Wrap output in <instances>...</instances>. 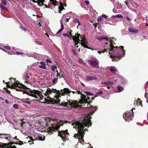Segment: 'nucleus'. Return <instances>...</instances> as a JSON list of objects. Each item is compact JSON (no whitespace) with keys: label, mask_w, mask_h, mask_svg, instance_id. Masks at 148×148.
<instances>
[{"label":"nucleus","mask_w":148,"mask_h":148,"mask_svg":"<svg viewBox=\"0 0 148 148\" xmlns=\"http://www.w3.org/2000/svg\"><path fill=\"white\" fill-rule=\"evenodd\" d=\"M109 45H108V47L107 48L104 49L101 51H98V52L99 54L104 53L105 52L109 51V53H110V51H116V55L113 56L111 55L110 56V58L112 59V61H117L120 60L125 54V51L124 49V47L123 46H120V47H114V45L115 44L113 40H110L109 41Z\"/></svg>","instance_id":"f257e3e1"},{"label":"nucleus","mask_w":148,"mask_h":148,"mask_svg":"<svg viewBox=\"0 0 148 148\" xmlns=\"http://www.w3.org/2000/svg\"><path fill=\"white\" fill-rule=\"evenodd\" d=\"M91 118V116L88 115L87 117L82 118L80 121H77L75 123V125L77 127L79 136V137L78 138V140L79 142L82 144H83V143L84 142L83 140V137L85 134L84 132L86 131H88L87 129H84V127H87L88 128L89 126L92 125L91 121L90 120Z\"/></svg>","instance_id":"f03ea898"},{"label":"nucleus","mask_w":148,"mask_h":148,"mask_svg":"<svg viewBox=\"0 0 148 148\" xmlns=\"http://www.w3.org/2000/svg\"><path fill=\"white\" fill-rule=\"evenodd\" d=\"M45 127H47V130L49 133L53 134L55 130H58L60 126L66 122L65 121H60L58 122L56 119H52L48 117L45 119Z\"/></svg>","instance_id":"7ed1b4c3"},{"label":"nucleus","mask_w":148,"mask_h":148,"mask_svg":"<svg viewBox=\"0 0 148 148\" xmlns=\"http://www.w3.org/2000/svg\"><path fill=\"white\" fill-rule=\"evenodd\" d=\"M55 91H56V94L57 95H56L54 98L56 99H45L46 101L49 104H58L60 102V100L59 97H61V96L64 95L66 94H69L71 92L70 90L68 88H65L63 90H57L56 89L54 90Z\"/></svg>","instance_id":"20e7f679"},{"label":"nucleus","mask_w":148,"mask_h":148,"mask_svg":"<svg viewBox=\"0 0 148 148\" xmlns=\"http://www.w3.org/2000/svg\"><path fill=\"white\" fill-rule=\"evenodd\" d=\"M77 92L78 94H81L82 96L81 98L80 99L79 102V103H80L81 104H84V106H85V105L86 104L87 106L86 107H85V108H93L95 109V110L94 111V112L97 110V107H93L90 104V103L92 101H90V98L88 97H86L85 95L82 94V93L79 91H77Z\"/></svg>","instance_id":"39448f33"},{"label":"nucleus","mask_w":148,"mask_h":148,"mask_svg":"<svg viewBox=\"0 0 148 148\" xmlns=\"http://www.w3.org/2000/svg\"><path fill=\"white\" fill-rule=\"evenodd\" d=\"M23 94H26L28 95L35 97V98H39V99L42 100L43 99V96L41 94L40 91L38 90H32L29 89V92L25 90L23 91Z\"/></svg>","instance_id":"423d86ee"},{"label":"nucleus","mask_w":148,"mask_h":148,"mask_svg":"<svg viewBox=\"0 0 148 148\" xmlns=\"http://www.w3.org/2000/svg\"><path fill=\"white\" fill-rule=\"evenodd\" d=\"M77 36L75 35L74 36H72V38L73 40H80L79 37L81 39V44L84 48H87L89 49H90L91 48L89 47L87 45L88 42L87 40L85 38V37L84 35L82 36L79 34H77Z\"/></svg>","instance_id":"0eeeda50"},{"label":"nucleus","mask_w":148,"mask_h":148,"mask_svg":"<svg viewBox=\"0 0 148 148\" xmlns=\"http://www.w3.org/2000/svg\"><path fill=\"white\" fill-rule=\"evenodd\" d=\"M13 79V82L12 80L11 81V82L12 83L11 85L10 86H11V87L10 88L11 89H15L17 91H21L23 92V91H25V90H18V89H17L14 86H15L16 87H19V88H23V89H27V87L25 86L24 85H23L22 83H20L19 82H18V81H16V80L15 79H14L13 78H12L10 79V80L12 79Z\"/></svg>","instance_id":"6e6552de"},{"label":"nucleus","mask_w":148,"mask_h":148,"mask_svg":"<svg viewBox=\"0 0 148 148\" xmlns=\"http://www.w3.org/2000/svg\"><path fill=\"white\" fill-rule=\"evenodd\" d=\"M79 102H77L76 101H73L72 100H69L68 102L64 103V106H66L69 105L72 108H80L81 106L79 105Z\"/></svg>","instance_id":"1a4fd4ad"},{"label":"nucleus","mask_w":148,"mask_h":148,"mask_svg":"<svg viewBox=\"0 0 148 148\" xmlns=\"http://www.w3.org/2000/svg\"><path fill=\"white\" fill-rule=\"evenodd\" d=\"M58 136H60L62 139L63 141L66 140L68 139V136L69 135V133H68V130H66L65 131L61 130L58 131Z\"/></svg>","instance_id":"9d476101"},{"label":"nucleus","mask_w":148,"mask_h":148,"mask_svg":"<svg viewBox=\"0 0 148 148\" xmlns=\"http://www.w3.org/2000/svg\"><path fill=\"white\" fill-rule=\"evenodd\" d=\"M56 89H53L52 88L51 90L50 88H48L47 90L46 91V92L45 94V96H47V99L45 98V101L47 102V103H49L48 102H47L46 101L45 99H49V100L51 99H52L49 96L50 94H52V93L53 92L54 93H56V91H55L54 90H55Z\"/></svg>","instance_id":"9b49d317"},{"label":"nucleus","mask_w":148,"mask_h":148,"mask_svg":"<svg viewBox=\"0 0 148 148\" xmlns=\"http://www.w3.org/2000/svg\"><path fill=\"white\" fill-rule=\"evenodd\" d=\"M123 117L126 121H129L132 120L133 119L134 115L128 112H126L123 114Z\"/></svg>","instance_id":"f8f14e48"},{"label":"nucleus","mask_w":148,"mask_h":148,"mask_svg":"<svg viewBox=\"0 0 148 148\" xmlns=\"http://www.w3.org/2000/svg\"><path fill=\"white\" fill-rule=\"evenodd\" d=\"M43 138L41 136H38L37 138H35V139H33L32 137L28 136L26 138L27 139L28 138H29L31 140H29L28 142L31 145L32 144H34V143H33V142L34 141H35L36 140H39L41 141L44 140L45 138L44 136H43Z\"/></svg>","instance_id":"ddd939ff"},{"label":"nucleus","mask_w":148,"mask_h":148,"mask_svg":"<svg viewBox=\"0 0 148 148\" xmlns=\"http://www.w3.org/2000/svg\"><path fill=\"white\" fill-rule=\"evenodd\" d=\"M90 64L93 67H96L99 65V62L97 60H92L90 62Z\"/></svg>","instance_id":"4468645a"},{"label":"nucleus","mask_w":148,"mask_h":148,"mask_svg":"<svg viewBox=\"0 0 148 148\" xmlns=\"http://www.w3.org/2000/svg\"><path fill=\"white\" fill-rule=\"evenodd\" d=\"M0 135H1L2 136H6V137L5 138V139L6 140H8V141H10L11 140V135L10 134H0Z\"/></svg>","instance_id":"2eb2a0df"},{"label":"nucleus","mask_w":148,"mask_h":148,"mask_svg":"<svg viewBox=\"0 0 148 148\" xmlns=\"http://www.w3.org/2000/svg\"><path fill=\"white\" fill-rule=\"evenodd\" d=\"M86 78L88 81L93 80H97V77L95 76H86Z\"/></svg>","instance_id":"dca6fc26"},{"label":"nucleus","mask_w":148,"mask_h":148,"mask_svg":"<svg viewBox=\"0 0 148 148\" xmlns=\"http://www.w3.org/2000/svg\"><path fill=\"white\" fill-rule=\"evenodd\" d=\"M13 144H16V142L14 143L12 142H10L9 143H3V147H7V146L9 147L11 146Z\"/></svg>","instance_id":"f3484780"},{"label":"nucleus","mask_w":148,"mask_h":148,"mask_svg":"<svg viewBox=\"0 0 148 148\" xmlns=\"http://www.w3.org/2000/svg\"><path fill=\"white\" fill-rule=\"evenodd\" d=\"M21 100L25 103H26L28 104H30L31 103V102L30 101H28V100H29V99L28 98L27 99H21Z\"/></svg>","instance_id":"a211bd4d"},{"label":"nucleus","mask_w":148,"mask_h":148,"mask_svg":"<svg viewBox=\"0 0 148 148\" xmlns=\"http://www.w3.org/2000/svg\"><path fill=\"white\" fill-rule=\"evenodd\" d=\"M141 102L142 101H141L140 99L138 98V100L136 101V104L138 106H142Z\"/></svg>","instance_id":"6ab92c4d"},{"label":"nucleus","mask_w":148,"mask_h":148,"mask_svg":"<svg viewBox=\"0 0 148 148\" xmlns=\"http://www.w3.org/2000/svg\"><path fill=\"white\" fill-rule=\"evenodd\" d=\"M97 38L100 41L103 39H106L107 41H108L106 37L105 36H99L97 37Z\"/></svg>","instance_id":"aec40b11"},{"label":"nucleus","mask_w":148,"mask_h":148,"mask_svg":"<svg viewBox=\"0 0 148 148\" xmlns=\"http://www.w3.org/2000/svg\"><path fill=\"white\" fill-rule=\"evenodd\" d=\"M129 31L130 32L136 33L138 32V30L134 29L132 28H129Z\"/></svg>","instance_id":"412c9836"},{"label":"nucleus","mask_w":148,"mask_h":148,"mask_svg":"<svg viewBox=\"0 0 148 148\" xmlns=\"http://www.w3.org/2000/svg\"><path fill=\"white\" fill-rule=\"evenodd\" d=\"M73 21L75 23H78V25H77V27L79 25H80V23L79 21L77 19V18H74L73 20Z\"/></svg>","instance_id":"4be33fe9"},{"label":"nucleus","mask_w":148,"mask_h":148,"mask_svg":"<svg viewBox=\"0 0 148 148\" xmlns=\"http://www.w3.org/2000/svg\"><path fill=\"white\" fill-rule=\"evenodd\" d=\"M0 8L2 9H3L5 10L8 11V10L7 8H6V7L4 6L3 5H0Z\"/></svg>","instance_id":"5701e85b"},{"label":"nucleus","mask_w":148,"mask_h":148,"mask_svg":"<svg viewBox=\"0 0 148 148\" xmlns=\"http://www.w3.org/2000/svg\"><path fill=\"white\" fill-rule=\"evenodd\" d=\"M62 35L64 36H67L69 37L70 39H71V36L67 33H63Z\"/></svg>","instance_id":"b1692460"},{"label":"nucleus","mask_w":148,"mask_h":148,"mask_svg":"<svg viewBox=\"0 0 148 148\" xmlns=\"http://www.w3.org/2000/svg\"><path fill=\"white\" fill-rule=\"evenodd\" d=\"M117 88L118 90V91L119 92H120L122 91L124 89L123 88L122 86H117Z\"/></svg>","instance_id":"393cba45"},{"label":"nucleus","mask_w":148,"mask_h":148,"mask_svg":"<svg viewBox=\"0 0 148 148\" xmlns=\"http://www.w3.org/2000/svg\"><path fill=\"white\" fill-rule=\"evenodd\" d=\"M75 42V45L77 47H78V46H77V45H78V43H80L81 42H80V40H80H73Z\"/></svg>","instance_id":"a878e982"},{"label":"nucleus","mask_w":148,"mask_h":148,"mask_svg":"<svg viewBox=\"0 0 148 148\" xmlns=\"http://www.w3.org/2000/svg\"><path fill=\"white\" fill-rule=\"evenodd\" d=\"M1 3L4 5H7V0H1Z\"/></svg>","instance_id":"bb28decb"},{"label":"nucleus","mask_w":148,"mask_h":148,"mask_svg":"<svg viewBox=\"0 0 148 148\" xmlns=\"http://www.w3.org/2000/svg\"><path fill=\"white\" fill-rule=\"evenodd\" d=\"M58 78H55L52 81V83L54 84H55L58 82Z\"/></svg>","instance_id":"cd10ccee"},{"label":"nucleus","mask_w":148,"mask_h":148,"mask_svg":"<svg viewBox=\"0 0 148 148\" xmlns=\"http://www.w3.org/2000/svg\"><path fill=\"white\" fill-rule=\"evenodd\" d=\"M110 71L111 72H112L114 73H116V70L112 67H111L110 69Z\"/></svg>","instance_id":"c85d7f7f"},{"label":"nucleus","mask_w":148,"mask_h":148,"mask_svg":"<svg viewBox=\"0 0 148 148\" xmlns=\"http://www.w3.org/2000/svg\"><path fill=\"white\" fill-rule=\"evenodd\" d=\"M102 93V91L101 90L99 91V92H97L96 93V96H95V97H97V96H99L100 95H101Z\"/></svg>","instance_id":"c756f323"},{"label":"nucleus","mask_w":148,"mask_h":148,"mask_svg":"<svg viewBox=\"0 0 148 148\" xmlns=\"http://www.w3.org/2000/svg\"><path fill=\"white\" fill-rule=\"evenodd\" d=\"M17 142H18V143L16 142V144H18L19 145H22L23 144V141L20 140L19 139L17 141Z\"/></svg>","instance_id":"7c9ffc66"},{"label":"nucleus","mask_w":148,"mask_h":148,"mask_svg":"<svg viewBox=\"0 0 148 148\" xmlns=\"http://www.w3.org/2000/svg\"><path fill=\"white\" fill-rule=\"evenodd\" d=\"M3 89L5 90L6 92H7L8 94H10L11 92H10V91L7 88L5 87Z\"/></svg>","instance_id":"2f4dec72"},{"label":"nucleus","mask_w":148,"mask_h":148,"mask_svg":"<svg viewBox=\"0 0 148 148\" xmlns=\"http://www.w3.org/2000/svg\"><path fill=\"white\" fill-rule=\"evenodd\" d=\"M71 50L72 52V53H73V54L74 55H77V53L76 51L75 50L73 49H72Z\"/></svg>","instance_id":"473e14b6"},{"label":"nucleus","mask_w":148,"mask_h":148,"mask_svg":"<svg viewBox=\"0 0 148 148\" xmlns=\"http://www.w3.org/2000/svg\"><path fill=\"white\" fill-rule=\"evenodd\" d=\"M58 9L59 10H64L65 8L64 7V6H58Z\"/></svg>","instance_id":"72a5a7b5"},{"label":"nucleus","mask_w":148,"mask_h":148,"mask_svg":"<svg viewBox=\"0 0 148 148\" xmlns=\"http://www.w3.org/2000/svg\"><path fill=\"white\" fill-rule=\"evenodd\" d=\"M39 68H40L43 69H47V68L46 67V66H45V65H44L40 66H39Z\"/></svg>","instance_id":"f704fd0d"},{"label":"nucleus","mask_w":148,"mask_h":148,"mask_svg":"<svg viewBox=\"0 0 148 148\" xmlns=\"http://www.w3.org/2000/svg\"><path fill=\"white\" fill-rule=\"evenodd\" d=\"M5 83H6L7 84V87L8 88H10L11 86L10 85V84L11 83L10 82H5Z\"/></svg>","instance_id":"c9c22d12"},{"label":"nucleus","mask_w":148,"mask_h":148,"mask_svg":"<svg viewBox=\"0 0 148 148\" xmlns=\"http://www.w3.org/2000/svg\"><path fill=\"white\" fill-rule=\"evenodd\" d=\"M55 69H57V67L55 65L53 66H51V70L53 71H55Z\"/></svg>","instance_id":"e433bc0d"},{"label":"nucleus","mask_w":148,"mask_h":148,"mask_svg":"<svg viewBox=\"0 0 148 148\" xmlns=\"http://www.w3.org/2000/svg\"><path fill=\"white\" fill-rule=\"evenodd\" d=\"M114 16L117 17V18H123V16L121 14H117L116 16Z\"/></svg>","instance_id":"4c0bfd02"},{"label":"nucleus","mask_w":148,"mask_h":148,"mask_svg":"<svg viewBox=\"0 0 148 148\" xmlns=\"http://www.w3.org/2000/svg\"><path fill=\"white\" fill-rule=\"evenodd\" d=\"M7 147H3V148H17V147H16L14 145V146H12L8 147L7 146Z\"/></svg>","instance_id":"58836bf2"},{"label":"nucleus","mask_w":148,"mask_h":148,"mask_svg":"<svg viewBox=\"0 0 148 148\" xmlns=\"http://www.w3.org/2000/svg\"><path fill=\"white\" fill-rule=\"evenodd\" d=\"M52 1V4H53L54 6H55L56 5L58 6V5H57L56 3L57 2V1L56 0H53V1Z\"/></svg>","instance_id":"ea45409f"},{"label":"nucleus","mask_w":148,"mask_h":148,"mask_svg":"<svg viewBox=\"0 0 148 148\" xmlns=\"http://www.w3.org/2000/svg\"><path fill=\"white\" fill-rule=\"evenodd\" d=\"M85 93L87 95H89V96L92 95V96H93V95H92V94L91 93H90L88 92V91H85Z\"/></svg>","instance_id":"a19ab883"},{"label":"nucleus","mask_w":148,"mask_h":148,"mask_svg":"<svg viewBox=\"0 0 148 148\" xmlns=\"http://www.w3.org/2000/svg\"><path fill=\"white\" fill-rule=\"evenodd\" d=\"M79 133L78 132V134H75L74 135V137L75 138H79Z\"/></svg>","instance_id":"79ce46f5"},{"label":"nucleus","mask_w":148,"mask_h":148,"mask_svg":"<svg viewBox=\"0 0 148 148\" xmlns=\"http://www.w3.org/2000/svg\"><path fill=\"white\" fill-rule=\"evenodd\" d=\"M13 107L16 109H17L18 108V105L14 104L13 106Z\"/></svg>","instance_id":"37998d69"},{"label":"nucleus","mask_w":148,"mask_h":148,"mask_svg":"<svg viewBox=\"0 0 148 148\" xmlns=\"http://www.w3.org/2000/svg\"><path fill=\"white\" fill-rule=\"evenodd\" d=\"M103 20V17L101 16L97 18V21H101Z\"/></svg>","instance_id":"c03bdc74"},{"label":"nucleus","mask_w":148,"mask_h":148,"mask_svg":"<svg viewBox=\"0 0 148 148\" xmlns=\"http://www.w3.org/2000/svg\"><path fill=\"white\" fill-rule=\"evenodd\" d=\"M39 2H40V3H41V5H44L43 3L45 2V0H39Z\"/></svg>","instance_id":"a18cd8bd"},{"label":"nucleus","mask_w":148,"mask_h":148,"mask_svg":"<svg viewBox=\"0 0 148 148\" xmlns=\"http://www.w3.org/2000/svg\"><path fill=\"white\" fill-rule=\"evenodd\" d=\"M101 84L103 85H108V81L102 82Z\"/></svg>","instance_id":"49530a36"},{"label":"nucleus","mask_w":148,"mask_h":148,"mask_svg":"<svg viewBox=\"0 0 148 148\" xmlns=\"http://www.w3.org/2000/svg\"><path fill=\"white\" fill-rule=\"evenodd\" d=\"M4 48H6L8 49L9 50H11V48L10 46H4Z\"/></svg>","instance_id":"de8ad7c7"},{"label":"nucleus","mask_w":148,"mask_h":148,"mask_svg":"<svg viewBox=\"0 0 148 148\" xmlns=\"http://www.w3.org/2000/svg\"><path fill=\"white\" fill-rule=\"evenodd\" d=\"M24 119H21V122H22V123H21V127H22L23 126V123H24V121H23V120H24Z\"/></svg>","instance_id":"09e8293b"},{"label":"nucleus","mask_w":148,"mask_h":148,"mask_svg":"<svg viewBox=\"0 0 148 148\" xmlns=\"http://www.w3.org/2000/svg\"><path fill=\"white\" fill-rule=\"evenodd\" d=\"M23 53L19 52H16V54L17 55H22Z\"/></svg>","instance_id":"8fccbe9b"},{"label":"nucleus","mask_w":148,"mask_h":148,"mask_svg":"<svg viewBox=\"0 0 148 148\" xmlns=\"http://www.w3.org/2000/svg\"><path fill=\"white\" fill-rule=\"evenodd\" d=\"M63 30V29L61 28L60 29H59L57 33V34H58L60 33V32H61L62 30Z\"/></svg>","instance_id":"3c124183"},{"label":"nucleus","mask_w":148,"mask_h":148,"mask_svg":"<svg viewBox=\"0 0 148 148\" xmlns=\"http://www.w3.org/2000/svg\"><path fill=\"white\" fill-rule=\"evenodd\" d=\"M57 77H59V78H60L61 77V76L60 74V73H58V71H57Z\"/></svg>","instance_id":"603ef678"},{"label":"nucleus","mask_w":148,"mask_h":148,"mask_svg":"<svg viewBox=\"0 0 148 148\" xmlns=\"http://www.w3.org/2000/svg\"><path fill=\"white\" fill-rule=\"evenodd\" d=\"M114 84V83L110 81H108V85H112Z\"/></svg>","instance_id":"864d4df0"},{"label":"nucleus","mask_w":148,"mask_h":148,"mask_svg":"<svg viewBox=\"0 0 148 148\" xmlns=\"http://www.w3.org/2000/svg\"><path fill=\"white\" fill-rule=\"evenodd\" d=\"M3 143H2L0 142V147L1 148H3Z\"/></svg>","instance_id":"5fc2aeb1"},{"label":"nucleus","mask_w":148,"mask_h":148,"mask_svg":"<svg viewBox=\"0 0 148 148\" xmlns=\"http://www.w3.org/2000/svg\"><path fill=\"white\" fill-rule=\"evenodd\" d=\"M6 137V136H2L1 135H0V138H1L2 139H5Z\"/></svg>","instance_id":"6e6d98bb"},{"label":"nucleus","mask_w":148,"mask_h":148,"mask_svg":"<svg viewBox=\"0 0 148 148\" xmlns=\"http://www.w3.org/2000/svg\"><path fill=\"white\" fill-rule=\"evenodd\" d=\"M61 28L63 30V29H64V26L62 22H61Z\"/></svg>","instance_id":"4d7b16f0"},{"label":"nucleus","mask_w":148,"mask_h":148,"mask_svg":"<svg viewBox=\"0 0 148 148\" xmlns=\"http://www.w3.org/2000/svg\"><path fill=\"white\" fill-rule=\"evenodd\" d=\"M99 24V23H95L93 24V25L95 27H97V25Z\"/></svg>","instance_id":"13d9d810"},{"label":"nucleus","mask_w":148,"mask_h":148,"mask_svg":"<svg viewBox=\"0 0 148 148\" xmlns=\"http://www.w3.org/2000/svg\"><path fill=\"white\" fill-rule=\"evenodd\" d=\"M46 61H47V62H49V63H51V61H50V60L49 59H47L46 60Z\"/></svg>","instance_id":"bf43d9fd"},{"label":"nucleus","mask_w":148,"mask_h":148,"mask_svg":"<svg viewBox=\"0 0 148 148\" xmlns=\"http://www.w3.org/2000/svg\"><path fill=\"white\" fill-rule=\"evenodd\" d=\"M102 17H104V18H107V16L105 14L102 15Z\"/></svg>","instance_id":"052dcab7"},{"label":"nucleus","mask_w":148,"mask_h":148,"mask_svg":"<svg viewBox=\"0 0 148 148\" xmlns=\"http://www.w3.org/2000/svg\"><path fill=\"white\" fill-rule=\"evenodd\" d=\"M29 77H30L28 75H27L25 77V78L26 79H29Z\"/></svg>","instance_id":"680f3d73"},{"label":"nucleus","mask_w":148,"mask_h":148,"mask_svg":"<svg viewBox=\"0 0 148 148\" xmlns=\"http://www.w3.org/2000/svg\"><path fill=\"white\" fill-rule=\"evenodd\" d=\"M60 6H64V4L62 3L61 2L60 3Z\"/></svg>","instance_id":"e2e57ef3"},{"label":"nucleus","mask_w":148,"mask_h":148,"mask_svg":"<svg viewBox=\"0 0 148 148\" xmlns=\"http://www.w3.org/2000/svg\"><path fill=\"white\" fill-rule=\"evenodd\" d=\"M68 32L70 34V35L72 37V36H72V34L69 31H68Z\"/></svg>","instance_id":"0e129e2a"},{"label":"nucleus","mask_w":148,"mask_h":148,"mask_svg":"<svg viewBox=\"0 0 148 148\" xmlns=\"http://www.w3.org/2000/svg\"><path fill=\"white\" fill-rule=\"evenodd\" d=\"M126 18L127 19V20L128 21H130L131 20V19L130 18H129L128 16L126 17Z\"/></svg>","instance_id":"69168bd1"},{"label":"nucleus","mask_w":148,"mask_h":148,"mask_svg":"<svg viewBox=\"0 0 148 148\" xmlns=\"http://www.w3.org/2000/svg\"><path fill=\"white\" fill-rule=\"evenodd\" d=\"M5 102L6 103H7V104H8L9 103V101H8V100L7 99H6L5 100Z\"/></svg>","instance_id":"338daca9"},{"label":"nucleus","mask_w":148,"mask_h":148,"mask_svg":"<svg viewBox=\"0 0 148 148\" xmlns=\"http://www.w3.org/2000/svg\"><path fill=\"white\" fill-rule=\"evenodd\" d=\"M85 2L86 4V5H88L89 4V2L88 1H85Z\"/></svg>","instance_id":"774afa93"}]
</instances>
